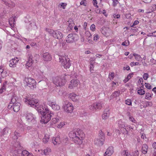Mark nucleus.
Listing matches in <instances>:
<instances>
[{
	"label": "nucleus",
	"instance_id": "obj_3",
	"mask_svg": "<svg viewBox=\"0 0 156 156\" xmlns=\"http://www.w3.org/2000/svg\"><path fill=\"white\" fill-rule=\"evenodd\" d=\"M24 101L26 104L30 105L33 108H34L38 111V110L41 109L43 105H39L38 101L37 99L32 98L30 95H27L24 98Z\"/></svg>",
	"mask_w": 156,
	"mask_h": 156
},
{
	"label": "nucleus",
	"instance_id": "obj_46",
	"mask_svg": "<svg viewBox=\"0 0 156 156\" xmlns=\"http://www.w3.org/2000/svg\"><path fill=\"white\" fill-rule=\"evenodd\" d=\"M66 124V122H61L57 125V127L59 129H61Z\"/></svg>",
	"mask_w": 156,
	"mask_h": 156
},
{
	"label": "nucleus",
	"instance_id": "obj_40",
	"mask_svg": "<svg viewBox=\"0 0 156 156\" xmlns=\"http://www.w3.org/2000/svg\"><path fill=\"white\" fill-rule=\"evenodd\" d=\"M122 154L123 155V156H132L128 150L123 151Z\"/></svg>",
	"mask_w": 156,
	"mask_h": 156
},
{
	"label": "nucleus",
	"instance_id": "obj_61",
	"mask_svg": "<svg viewBox=\"0 0 156 156\" xmlns=\"http://www.w3.org/2000/svg\"><path fill=\"white\" fill-rule=\"evenodd\" d=\"M113 16L115 18L119 19L120 18V16L119 14H114L113 15Z\"/></svg>",
	"mask_w": 156,
	"mask_h": 156
},
{
	"label": "nucleus",
	"instance_id": "obj_8",
	"mask_svg": "<svg viewBox=\"0 0 156 156\" xmlns=\"http://www.w3.org/2000/svg\"><path fill=\"white\" fill-rule=\"evenodd\" d=\"M27 121L30 124H34L37 122L36 115L31 112L27 113L25 116Z\"/></svg>",
	"mask_w": 156,
	"mask_h": 156
},
{
	"label": "nucleus",
	"instance_id": "obj_31",
	"mask_svg": "<svg viewBox=\"0 0 156 156\" xmlns=\"http://www.w3.org/2000/svg\"><path fill=\"white\" fill-rule=\"evenodd\" d=\"M120 93L119 91H115L110 96V99H113L119 96Z\"/></svg>",
	"mask_w": 156,
	"mask_h": 156
},
{
	"label": "nucleus",
	"instance_id": "obj_58",
	"mask_svg": "<svg viewBox=\"0 0 156 156\" xmlns=\"http://www.w3.org/2000/svg\"><path fill=\"white\" fill-rule=\"evenodd\" d=\"M139 64V63L138 62H131L130 64V66L132 67H133L134 66L138 65Z\"/></svg>",
	"mask_w": 156,
	"mask_h": 156
},
{
	"label": "nucleus",
	"instance_id": "obj_25",
	"mask_svg": "<svg viewBox=\"0 0 156 156\" xmlns=\"http://www.w3.org/2000/svg\"><path fill=\"white\" fill-rule=\"evenodd\" d=\"M32 56L31 55H29L28 61L26 64V67L28 68L31 66L33 64Z\"/></svg>",
	"mask_w": 156,
	"mask_h": 156
},
{
	"label": "nucleus",
	"instance_id": "obj_51",
	"mask_svg": "<svg viewBox=\"0 0 156 156\" xmlns=\"http://www.w3.org/2000/svg\"><path fill=\"white\" fill-rule=\"evenodd\" d=\"M153 95V94L152 93H147V99H151Z\"/></svg>",
	"mask_w": 156,
	"mask_h": 156
},
{
	"label": "nucleus",
	"instance_id": "obj_12",
	"mask_svg": "<svg viewBox=\"0 0 156 156\" xmlns=\"http://www.w3.org/2000/svg\"><path fill=\"white\" fill-rule=\"evenodd\" d=\"M78 39V36L74 34H69L66 38V41L68 43H72Z\"/></svg>",
	"mask_w": 156,
	"mask_h": 156
},
{
	"label": "nucleus",
	"instance_id": "obj_13",
	"mask_svg": "<svg viewBox=\"0 0 156 156\" xmlns=\"http://www.w3.org/2000/svg\"><path fill=\"white\" fill-rule=\"evenodd\" d=\"M118 126L120 129H121L122 128L124 129L126 131L127 133L128 132V131L133 129L130 126L126 125L121 120H119L118 121Z\"/></svg>",
	"mask_w": 156,
	"mask_h": 156
},
{
	"label": "nucleus",
	"instance_id": "obj_52",
	"mask_svg": "<svg viewBox=\"0 0 156 156\" xmlns=\"http://www.w3.org/2000/svg\"><path fill=\"white\" fill-rule=\"evenodd\" d=\"M90 29L92 31H95L96 29L95 25L94 24H92L90 27Z\"/></svg>",
	"mask_w": 156,
	"mask_h": 156
},
{
	"label": "nucleus",
	"instance_id": "obj_16",
	"mask_svg": "<svg viewBox=\"0 0 156 156\" xmlns=\"http://www.w3.org/2000/svg\"><path fill=\"white\" fill-rule=\"evenodd\" d=\"M27 28L29 30H36L37 29V26L36 25V21L33 20L29 22Z\"/></svg>",
	"mask_w": 156,
	"mask_h": 156
},
{
	"label": "nucleus",
	"instance_id": "obj_43",
	"mask_svg": "<svg viewBox=\"0 0 156 156\" xmlns=\"http://www.w3.org/2000/svg\"><path fill=\"white\" fill-rule=\"evenodd\" d=\"M31 146L33 148H37L38 146V144L36 142H34L31 143Z\"/></svg>",
	"mask_w": 156,
	"mask_h": 156
},
{
	"label": "nucleus",
	"instance_id": "obj_34",
	"mask_svg": "<svg viewBox=\"0 0 156 156\" xmlns=\"http://www.w3.org/2000/svg\"><path fill=\"white\" fill-rule=\"evenodd\" d=\"M146 145L144 144L142 146V154L141 156H146L145 154H146Z\"/></svg>",
	"mask_w": 156,
	"mask_h": 156
},
{
	"label": "nucleus",
	"instance_id": "obj_48",
	"mask_svg": "<svg viewBox=\"0 0 156 156\" xmlns=\"http://www.w3.org/2000/svg\"><path fill=\"white\" fill-rule=\"evenodd\" d=\"M115 73H109L108 75V78L110 79V80H112L114 77Z\"/></svg>",
	"mask_w": 156,
	"mask_h": 156
},
{
	"label": "nucleus",
	"instance_id": "obj_24",
	"mask_svg": "<svg viewBox=\"0 0 156 156\" xmlns=\"http://www.w3.org/2000/svg\"><path fill=\"white\" fill-rule=\"evenodd\" d=\"M16 17L15 16H12L9 19V24L12 28H13L16 23L15 20Z\"/></svg>",
	"mask_w": 156,
	"mask_h": 156
},
{
	"label": "nucleus",
	"instance_id": "obj_37",
	"mask_svg": "<svg viewBox=\"0 0 156 156\" xmlns=\"http://www.w3.org/2000/svg\"><path fill=\"white\" fill-rule=\"evenodd\" d=\"M59 120L58 117L57 116L52 118L51 120V123L52 124H55Z\"/></svg>",
	"mask_w": 156,
	"mask_h": 156
},
{
	"label": "nucleus",
	"instance_id": "obj_62",
	"mask_svg": "<svg viewBox=\"0 0 156 156\" xmlns=\"http://www.w3.org/2000/svg\"><path fill=\"white\" fill-rule=\"evenodd\" d=\"M119 3L117 0H113V5L114 6H115Z\"/></svg>",
	"mask_w": 156,
	"mask_h": 156
},
{
	"label": "nucleus",
	"instance_id": "obj_50",
	"mask_svg": "<svg viewBox=\"0 0 156 156\" xmlns=\"http://www.w3.org/2000/svg\"><path fill=\"white\" fill-rule=\"evenodd\" d=\"M129 119L133 123H136L137 122L136 120L130 115H129Z\"/></svg>",
	"mask_w": 156,
	"mask_h": 156
},
{
	"label": "nucleus",
	"instance_id": "obj_28",
	"mask_svg": "<svg viewBox=\"0 0 156 156\" xmlns=\"http://www.w3.org/2000/svg\"><path fill=\"white\" fill-rule=\"evenodd\" d=\"M12 149L13 151H17V152H18L19 150H20L21 149V147L19 143L18 142H16Z\"/></svg>",
	"mask_w": 156,
	"mask_h": 156
},
{
	"label": "nucleus",
	"instance_id": "obj_23",
	"mask_svg": "<svg viewBox=\"0 0 156 156\" xmlns=\"http://www.w3.org/2000/svg\"><path fill=\"white\" fill-rule=\"evenodd\" d=\"M43 59L46 61H50L51 59V55L48 52H45L42 55Z\"/></svg>",
	"mask_w": 156,
	"mask_h": 156
},
{
	"label": "nucleus",
	"instance_id": "obj_18",
	"mask_svg": "<svg viewBox=\"0 0 156 156\" xmlns=\"http://www.w3.org/2000/svg\"><path fill=\"white\" fill-rule=\"evenodd\" d=\"M105 141V139H102V138H100L98 137L94 140V142L95 144L98 146H101L103 145Z\"/></svg>",
	"mask_w": 156,
	"mask_h": 156
},
{
	"label": "nucleus",
	"instance_id": "obj_56",
	"mask_svg": "<svg viewBox=\"0 0 156 156\" xmlns=\"http://www.w3.org/2000/svg\"><path fill=\"white\" fill-rule=\"evenodd\" d=\"M148 36H154L156 37V31L154 32L151 33H149L147 34Z\"/></svg>",
	"mask_w": 156,
	"mask_h": 156
},
{
	"label": "nucleus",
	"instance_id": "obj_6",
	"mask_svg": "<svg viewBox=\"0 0 156 156\" xmlns=\"http://www.w3.org/2000/svg\"><path fill=\"white\" fill-rule=\"evenodd\" d=\"M45 30L55 38L60 39L63 37L62 33L58 30H54L48 28H45Z\"/></svg>",
	"mask_w": 156,
	"mask_h": 156
},
{
	"label": "nucleus",
	"instance_id": "obj_32",
	"mask_svg": "<svg viewBox=\"0 0 156 156\" xmlns=\"http://www.w3.org/2000/svg\"><path fill=\"white\" fill-rule=\"evenodd\" d=\"M51 152V150L49 147H47L43 150V153L44 155H47L49 154Z\"/></svg>",
	"mask_w": 156,
	"mask_h": 156
},
{
	"label": "nucleus",
	"instance_id": "obj_42",
	"mask_svg": "<svg viewBox=\"0 0 156 156\" xmlns=\"http://www.w3.org/2000/svg\"><path fill=\"white\" fill-rule=\"evenodd\" d=\"M98 137L103 139H105L104 134L101 130H100L99 132Z\"/></svg>",
	"mask_w": 156,
	"mask_h": 156
},
{
	"label": "nucleus",
	"instance_id": "obj_63",
	"mask_svg": "<svg viewBox=\"0 0 156 156\" xmlns=\"http://www.w3.org/2000/svg\"><path fill=\"white\" fill-rule=\"evenodd\" d=\"M139 154V152L138 150H136L134 151L133 156H138Z\"/></svg>",
	"mask_w": 156,
	"mask_h": 156
},
{
	"label": "nucleus",
	"instance_id": "obj_53",
	"mask_svg": "<svg viewBox=\"0 0 156 156\" xmlns=\"http://www.w3.org/2000/svg\"><path fill=\"white\" fill-rule=\"evenodd\" d=\"M125 104L129 105H132L131 101L130 99H127L125 101Z\"/></svg>",
	"mask_w": 156,
	"mask_h": 156
},
{
	"label": "nucleus",
	"instance_id": "obj_5",
	"mask_svg": "<svg viewBox=\"0 0 156 156\" xmlns=\"http://www.w3.org/2000/svg\"><path fill=\"white\" fill-rule=\"evenodd\" d=\"M59 60L62 66L64 68L66 69L69 68L71 66L70 60L65 55L63 54L59 56Z\"/></svg>",
	"mask_w": 156,
	"mask_h": 156
},
{
	"label": "nucleus",
	"instance_id": "obj_7",
	"mask_svg": "<svg viewBox=\"0 0 156 156\" xmlns=\"http://www.w3.org/2000/svg\"><path fill=\"white\" fill-rule=\"evenodd\" d=\"M62 108L63 111L67 113H72L74 109L72 103L68 101H64L63 103Z\"/></svg>",
	"mask_w": 156,
	"mask_h": 156
},
{
	"label": "nucleus",
	"instance_id": "obj_38",
	"mask_svg": "<svg viewBox=\"0 0 156 156\" xmlns=\"http://www.w3.org/2000/svg\"><path fill=\"white\" fill-rule=\"evenodd\" d=\"M133 73H129L127 76V77L124 80V81L125 83H126L133 76Z\"/></svg>",
	"mask_w": 156,
	"mask_h": 156
},
{
	"label": "nucleus",
	"instance_id": "obj_29",
	"mask_svg": "<svg viewBox=\"0 0 156 156\" xmlns=\"http://www.w3.org/2000/svg\"><path fill=\"white\" fill-rule=\"evenodd\" d=\"M50 135L49 134H45L43 139V142L44 144L47 143L49 140Z\"/></svg>",
	"mask_w": 156,
	"mask_h": 156
},
{
	"label": "nucleus",
	"instance_id": "obj_35",
	"mask_svg": "<svg viewBox=\"0 0 156 156\" xmlns=\"http://www.w3.org/2000/svg\"><path fill=\"white\" fill-rule=\"evenodd\" d=\"M21 136V135L18 132L16 131L14 133L13 138L15 140L17 139L19 137H20Z\"/></svg>",
	"mask_w": 156,
	"mask_h": 156
},
{
	"label": "nucleus",
	"instance_id": "obj_55",
	"mask_svg": "<svg viewBox=\"0 0 156 156\" xmlns=\"http://www.w3.org/2000/svg\"><path fill=\"white\" fill-rule=\"evenodd\" d=\"M137 92L138 94L140 95H143L145 93V91L143 89L139 90Z\"/></svg>",
	"mask_w": 156,
	"mask_h": 156
},
{
	"label": "nucleus",
	"instance_id": "obj_1",
	"mask_svg": "<svg viewBox=\"0 0 156 156\" xmlns=\"http://www.w3.org/2000/svg\"><path fill=\"white\" fill-rule=\"evenodd\" d=\"M69 135L75 144L78 145L81 144L82 143L85 137L84 133L82 130L79 129L71 131Z\"/></svg>",
	"mask_w": 156,
	"mask_h": 156
},
{
	"label": "nucleus",
	"instance_id": "obj_26",
	"mask_svg": "<svg viewBox=\"0 0 156 156\" xmlns=\"http://www.w3.org/2000/svg\"><path fill=\"white\" fill-rule=\"evenodd\" d=\"M102 33L105 36H108L111 32V30L108 28H104L102 29L101 31Z\"/></svg>",
	"mask_w": 156,
	"mask_h": 156
},
{
	"label": "nucleus",
	"instance_id": "obj_39",
	"mask_svg": "<svg viewBox=\"0 0 156 156\" xmlns=\"http://www.w3.org/2000/svg\"><path fill=\"white\" fill-rule=\"evenodd\" d=\"M74 25V24L73 21H71L70 23H69V25L67 28L68 30H72V29L73 28Z\"/></svg>",
	"mask_w": 156,
	"mask_h": 156
},
{
	"label": "nucleus",
	"instance_id": "obj_41",
	"mask_svg": "<svg viewBox=\"0 0 156 156\" xmlns=\"http://www.w3.org/2000/svg\"><path fill=\"white\" fill-rule=\"evenodd\" d=\"M99 36L98 34H95L93 35V41L95 42L97 41L99 38Z\"/></svg>",
	"mask_w": 156,
	"mask_h": 156
},
{
	"label": "nucleus",
	"instance_id": "obj_21",
	"mask_svg": "<svg viewBox=\"0 0 156 156\" xmlns=\"http://www.w3.org/2000/svg\"><path fill=\"white\" fill-rule=\"evenodd\" d=\"M1 1L2 2L9 7L13 8L15 6V4L11 1L8 0H1Z\"/></svg>",
	"mask_w": 156,
	"mask_h": 156
},
{
	"label": "nucleus",
	"instance_id": "obj_49",
	"mask_svg": "<svg viewBox=\"0 0 156 156\" xmlns=\"http://www.w3.org/2000/svg\"><path fill=\"white\" fill-rule=\"evenodd\" d=\"M85 34L86 36L87 37V38H90L92 36V34L90 33V32L89 31H86Z\"/></svg>",
	"mask_w": 156,
	"mask_h": 156
},
{
	"label": "nucleus",
	"instance_id": "obj_15",
	"mask_svg": "<svg viewBox=\"0 0 156 156\" xmlns=\"http://www.w3.org/2000/svg\"><path fill=\"white\" fill-rule=\"evenodd\" d=\"M47 104L51 107L52 108L54 111H58L60 108V106L57 104L55 101H48L47 102Z\"/></svg>",
	"mask_w": 156,
	"mask_h": 156
},
{
	"label": "nucleus",
	"instance_id": "obj_10",
	"mask_svg": "<svg viewBox=\"0 0 156 156\" xmlns=\"http://www.w3.org/2000/svg\"><path fill=\"white\" fill-rule=\"evenodd\" d=\"M24 82L27 86L31 88H35L36 87L35 80L31 78H26L24 80Z\"/></svg>",
	"mask_w": 156,
	"mask_h": 156
},
{
	"label": "nucleus",
	"instance_id": "obj_47",
	"mask_svg": "<svg viewBox=\"0 0 156 156\" xmlns=\"http://www.w3.org/2000/svg\"><path fill=\"white\" fill-rule=\"evenodd\" d=\"M94 64L91 62H90V65L89 66L90 71L91 72L93 73L94 72Z\"/></svg>",
	"mask_w": 156,
	"mask_h": 156
},
{
	"label": "nucleus",
	"instance_id": "obj_57",
	"mask_svg": "<svg viewBox=\"0 0 156 156\" xmlns=\"http://www.w3.org/2000/svg\"><path fill=\"white\" fill-rule=\"evenodd\" d=\"M6 90V88H4L3 87H2L0 89V94H2Z\"/></svg>",
	"mask_w": 156,
	"mask_h": 156
},
{
	"label": "nucleus",
	"instance_id": "obj_44",
	"mask_svg": "<svg viewBox=\"0 0 156 156\" xmlns=\"http://www.w3.org/2000/svg\"><path fill=\"white\" fill-rule=\"evenodd\" d=\"M134 56L135 57V59L137 61H139L141 60L142 58L141 56L138 54L135 53Z\"/></svg>",
	"mask_w": 156,
	"mask_h": 156
},
{
	"label": "nucleus",
	"instance_id": "obj_22",
	"mask_svg": "<svg viewBox=\"0 0 156 156\" xmlns=\"http://www.w3.org/2000/svg\"><path fill=\"white\" fill-rule=\"evenodd\" d=\"M114 152L113 148L112 147H109L107 148L105 153L104 156H111Z\"/></svg>",
	"mask_w": 156,
	"mask_h": 156
},
{
	"label": "nucleus",
	"instance_id": "obj_2",
	"mask_svg": "<svg viewBox=\"0 0 156 156\" xmlns=\"http://www.w3.org/2000/svg\"><path fill=\"white\" fill-rule=\"evenodd\" d=\"M38 112L41 115L40 122L42 123H47L51 119V111L47 106L44 105L41 109L38 110Z\"/></svg>",
	"mask_w": 156,
	"mask_h": 156
},
{
	"label": "nucleus",
	"instance_id": "obj_36",
	"mask_svg": "<svg viewBox=\"0 0 156 156\" xmlns=\"http://www.w3.org/2000/svg\"><path fill=\"white\" fill-rule=\"evenodd\" d=\"M10 129L7 127L5 128L2 132L3 135H6L10 131Z\"/></svg>",
	"mask_w": 156,
	"mask_h": 156
},
{
	"label": "nucleus",
	"instance_id": "obj_33",
	"mask_svg": "<svg viewBox=\"0 0 156 156\" xmlns=\"http://www.w3.org/2000/svg\"><path fill=\"white\" fill-rule=\"evenodd\" d=\"M139 80L137 83V85L140 87H143L144 86L143 84V79L141 78H139Z\"/></svg>",
	"mask_w": 156,
	"mask_h": 156
},
{
	"label": "nucleus",
	"instance_id": "obj_64",
	"mask_svg": "<svg viewBox=\"0 0 156 156\" xmlns=\"http://www.w3.org/2000/svg\"><path fill=\"white\" fill-rule=\"evenodd\" d=\"M139 23V22L137 20H135L134 21V22L133 23V25L131 26L132 27H133L134 26L138 24Z\"/></svg>",
	"mask_w": 156,
	"mask_h": 156
},
{
	"label": "nucleus",
	"instance_id": "obj_9",
	"mask_svg": "<svg viewBox=\"0 0 156 156\" xmlns=\"http://www.w3.org/2000/svg\"><path fill=\"white\" fill-rule=\"evenodd\" d=\"M12 104H13V109L15 112H17L20 110V103L16 102V99L14 97L12 98L9 107H12Z\"/></svg>",
	"mask_w": 156,
	"mask_h": 156
},
{
	"label": "nucleus",
	"instance_id": "obj_59",
	"mask_svg": "<svg viewBox=\"0 0 156 156\" xmlns=\"http://www.w3.org/2000/svg\"><path fill=\"white\" fill-rule=\"evenodd\" d=\"M93 4L94 5L97 7L98 8V6L97 5L98 4V2L97 1V0H93Z\"/></svg>",
	"mask_w": 156,
	"mask_h": 156
},
{
	"label": "nucleus",
	"instance_id": "obj_4",
	"mask_svg": "<svg viewBox=\"0 0 156 156\" xmlns=\"http://www.w3.org/2000/svg\"><path fill=\"white\" fill-rule=\"evenodd\" d=\"M69 75H66L54 77L53 78V82L56 86L61 87L65 85L66 83L67 78H69Z\"/></svg>",
	"mask_w": 156,
	"mask_h": 156
},
{
	"label": "nucleus",
	"instance_id": "obj_60",
	"mask_svg": "<svg viewBox=\"0 0 156 156\" xmlns=\"http://www.w3.org/2000/svg\"><path fill=\"white\" fill-rule=\"evenodd\" d=\"M95 11L96 13H102V10L99 9H98V8H97L95 9Z\"/></svg>",
	"mask_w": 156,
	"mask_h": 156
},
{
	"label": "nucleus",
	"instance_id": "obj_19",
	"mask_svg": "<svg viewBox=\"0 0 156 156\" xmlns=\"http://www.w3.org/2000/svg\"><path fill=\"white\" fill-rule=\"evenodd\" d=\"M109 110L108 108H106L104 111L102 115V118L103 119L106 120L109 118Z\"/></svg>",
	"mask_w": 156,
	"mask_h": 156
},
{
	"label": "nucleus",
	"instance_id": "obj_30",
	"mask_svg": "<svg viewBox=\"0 0 156 156\" xmlns=\"http://www.w3.org/2000/svg\"><path fill=\"white\" fill-rule=\"evenodd\" d=\"M22 156H34L33 154L27 150L23 151L21 153Z\"/></svg>",
	"mask_w": 156,
	"mask_h": 156
},
{
	"label": "nucleus",
	"instance_id": "obj_14",
	"mask_svg": "<svg viewBox=\"0 0 156 156\" xmlns=\"http://www.w3.org/2000/svg\"><path fill=\"white\" fill-rule=\"evenodd\" d=\"M80 81L76 79H73L70 82L68 87L70 89H74L77 87Z\"/></svg>",
	"mask_w": 156,
	"mask_h": 156
},
{
	"label": "nucleus",
	"instance_id": "obj_20",
	"mask_svg": "<svg viewBox=\"0 0 156 156\" xmlns=\"http://www.w3.org/2000/svg\"><path fill=\"white\" fill-rule=\"evenodd\" d=\"M68 98L73 102H76L78 101V96L74 93H70L69 94Z\"/></svg>",
	"mask_w": 156,
	"mask_h": 156
},
{
	"label": "nucleus",
	"instance_id": "obj_45",
	"mask_svg": "<svg viewBox=\"0 0 156 156\" xmlns=\"http://www.w3.org/2000/svg\"><path fill=\"white\" fill-rule=\"evenodd\" d=\"M67 4L65 3H60L58 4V7L60 8H62L63 9H65L67 6Z\"/></svg>",
	"mask_w": 156,
	"mask_h": 156
},
{
	"label": "nucleus",
	"instance_id": "obj_17",
	"mask_svg": "<svg viewBox=\"0 0 156 156\" xmlns=\"http://www.w3.org/2000/svg\"><path fill=\"white\" fill-rule=\"evenodd\" d=\"M19 60L20 58L17 57H15L13 58H12L9 61V66L11 67H16Z\"/></svg>",
	"mask_w": 156,
	"mask_h": 156
},
{
	"label": "nucleus",
	"instance_id": "obj_54",
	"mask_svg": "<svg viewBox=\"0 0 156 156\" xmlns=\"http://www.w3.org/2000/svg\"><path fill=\"white\" fill-rule=\"evenodd\" d=\"M80 4L81 5H83L84 6H86L87 5V1L86 0H83L81 1L80 2Z\"/></svg>",
	"mask_w": 156,
	"mask_h": 156
},
{
	"label": "nucleus",
	"instance_id": "obj_27",
	"mask_svg": "<svg viewBox=\"0 0 156 156\" xmlns=\"http://www.w3.org/2000/svg\"><path fill=\"white\" fill-rule=\"evenodd\" d=\"M52 143L55 145L59 144L61 143L60 137L59 136L56 137H53L52 140Z\"/></svg>",
	"mask_w": 156,
	"mask_h": 156
},
{
	"label": "nucleus",
	"instance_id": "obj_11",
	"mask_svg": "<svg viewBox=\"0 0 156 156\" xmlns=\"http://www.w3.org/2000/svg\"><path fill=\"white\" fill-rule=\"evenodd\" d=\"M103 104L101 102H96L89 106V109L92 111H96L101 109L102 107Z\"/></svg>",
	"mask_w": 156,
	"mask_h": 156
}]
</instances>
